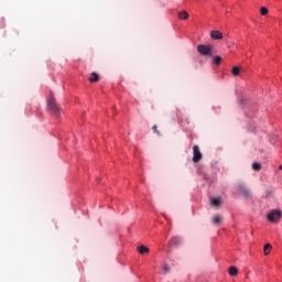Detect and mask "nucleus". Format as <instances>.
<instances>
[{
	"instance_id": "nucleus-1",
	"label": "nucleus",
	"mask_w": 282,
	"mask_h": 282,
	"mask_svg": "<svg viewBox=\"0 0 282 282\" xmlns=\"http://www.w3.org/2000/svg\"><path fill=\"white\" fill-rule=\"evenodd\" d=\"M47 109L55 116V118H61V106L56 104L54 97H50L47 100Z\"/></svg>"
},
{
	"instance_id": "nucleus-2",
	"label": "nucleus",
	"mask_w": 282,
	"mask_h": 282,
	"mask_svg": "<svg viewBox=\"0 0 282 282\" xmlns=\"http://www.w3.org/2000/svg\"><path fill=\"white\" fill-rule=\"evenodd\" d=\"M197 52L200 56H213V45L199 44Z\"/></svg>"
},
{
	"instance_id": "nucleus-3",
	"label": "nucleus",
	"mask_w": 282,
	"mask_h": 282,
	"mask_svg": "<svg viewBox=\"0 0 282 282\" xmlns=\"http://www.w3.org/2000/svg\"><path fill=\"white\" fill-rule=\"evenodd\" d=\"M281 210H272L267 215V219L272 223L279 221V219H281Z\"/></svg>"
},
{
	"instance_id": "nucleus-4",
	"label": "nucleus",
	"mask_w": 282,
	"mask_h": 282,
	"mask_svg": "<svg viewBox=\"0 0 282 282\" xmlns=\"http://www.w3.org/2000/svg\"><path fill=\"white\" fill-rule=\"evenodd\" d=\"M203 154L199 151V145H194L193 147V162L197 163L199 160H202Z\"/></svg>"
},
{
	"instance_id": "nucleus-5",
	"label": "nucleus",
	"mask_w": 282,
	"mask_h": 282,
	"mask_svg": "<svg viewBox=\"0 0 282 282\" xmlns=\"http://www.w3.org/2000/svg\"><path fill=\"white\" fill-rule=\"evenodd\" d=\"M210 37L214 41H221V39H224V34L220 31H212L210 32Z\"/></svg>"
},
{
	"instance_id": "nucleus-6",
	"label": "nucleus",
	"mask_w": 282,
	"mask_h": 282,
	"mask_svg": "<svg viewBox=\"0 0 282 282\" xmlns=\"http://www.w3.org/2000/svg\"><path fill=\"white\" fill-rule=\"evenodd\" d=\"M238 191L241 193V195H243V197H250V189H248L246 186L240 185Z\"/></svg>"
},
{
	"instance_id": "nucleus-7",
	"label": "nucleus",
	"mask_w": 282,
	"mask_h": 282,
	"mask_svg": "<svg viewBox=\"0 0 282 282\" xmlns=\"http://www.w3.org/2000/svg\"><path fill=\"white\" fill-rule=\"evenodd\" d=\"M88 80H89V83H98V80H100V75H98V73L94 72L88 77Z\"/></svg>"
},
{
	"instance_id": "nucleus-8",
	"label": "nucleus",
	"mask_w": 282,
	"mask_h": 282,
	"mask_svg": "<svg viewBox=\"0 0 282 282\" xmlns=\"http://www.w3.org/2000/svg\"><path fill=\"white\" fill-rule=\"evenodd\" d=\"M210 204H212V206H216V207L221 206V198L212 197L210 198Z\"/></svg>"
},
{
	"instance_id": "nucleus-9",
	"label": "nucleus",
	"mask_w": 282,
	"mask_h": 282,
	"mask_svg": "<svg viewBox=\"0 0 282 282\" xmlns=\"http://www.w3.org/2000/svg\"><path fill=\"white\" fill-rule=\"evenodd\" d=\"M138 252L139 254H149V248L144 245H141L138 247Z\"/></svg>"
},
{
	"instance_id": "nucleus-10",
	"label": "nucleus",
	"mask_w": 282,
	"mask_h": 282,
	"mask_svg": "<svg viewBox=\"0 0 282 282\" xmlns=\"http://www.w3.org/2000/svg\"><path fill=\"white\" fill-rule=\"evenodd\" d=\"M221 220H223V218H221L220 215H215V216L213 217V224H214V226H219V225L221 224Z\"/></svg>"
},
{
	"instance_id": "nucleus-11",
	"label": "nucleus",
	"mask_w": 282,
	"mask_h": 282,
	"mask_svg": "<svg viewBox=\"0 0 282 282\" xmlns=\"http://www.w3.org/2000/svg\"><path fill=\"white\" fill-rule=\"evenodd\" d=\"M178 19H182L183 21H186V19H188V12L187 11L178 12Z\"/></svg>"
},
{
	"instance_id": "nucleus-12",
	"label": "nucleus",
	"mask_w": 282,
	"mask_h": 282,
	"mask_svg": "<svg viewBox=\"0 0 282 282\" xmlns=\"http://www.w3.org/2000/svg\"><path fill=\"white\" fill-rule=\"evenodd\" d=\"M272 250V245L271 243H267L263 248V252L265 254V257H268V254H270V251Z\"/></svg>"
},
{
	"instance_id": "nucleus-13",
	"label": "nucleus",
	"mask_w": 282,
	"mask_h": 282,
	"mask_svg": "<svg viewBox=\"0 0 282 282\" xmlns=\"http://www.w3.org/2000/svg\"><path fill=\"white\" fill-rule=\"evenodd\" d=\"M229 274H230V276H237V274H239V270L236 269V267H230Z\"/></svg>"
},
{
	"instance_id": "nucleus-14",
	"label": "nucleus",
	"mask_w": 282,
	"mask_h": 282,
	"mask_svg": "<svg viewBox=\"0 0 282 282\" xmlns=\"http://www.w3.org/2000/svg\"><path fill=\"white\" fill-rule=\"evenodd\" d=\"M213 65H221V56H214Z\"/></svg>"
},
{
	"instance_id": "nucleus-15",
	"label": "nucleus",
	"mask_w": 282,
	"mask_h": 282,
	"mask_svg": "<svg viewBox=\"0 0 282 282\" xmlns=\"http://www.w3.org/2000/svg\"><path fill=\"white\" fill-rule=\"evenodd\" d=\"M239 73H240L239 67L234 66L232 69H231L232 76H239Z\"/></svg>"
},
{
	"instance_id": "nucleus-16",
	"label": "nucleus",
	"mask_w": 282,
	"mask_h": 282,
	"mask_svg": "<svg viewBox=\"0 0 282 282\" xmlns=\"http://www.w3.org/2000/svg\"><path fill=\"white\" fill-rule=\"evenodd\" d=\"M252 169L254 171H261V163H258V162L252 163Z\"/></svg>"
},
{
	"instance_id": "nucleus-17",
	"label": "nucleus",
	"mask_w": 282,
	"mask_h": 282,
	"mask_svg": "<svg viewBox=\"0 0 282 282\" xmlns=\"http://www.w3.org/2000/svg\"><path fill=\"white\" fill-rule=\"evenodd\" d=\"M260 13L262 14V17H265V14H268V8L262 7V8L260 9Z\"/></svg>"
},
{
	"instance_id": "nucleus-18",
	"label": "nucleus",
	"mask_w": 282,
	"mask_h": 282,
	"mask_svg": "<svg viewBox=\"0 0 282 282\" xmlns=\"http://www.w3.org/2000/svg\"><path fill=\"white\" fill-rule=\"evenodd\" d=\"M171 243H174V246H177V243H180V238L178 237L172 238Z\"/></svg>"
},
{
	"instance_id": "nucleus-19",
	"label": "nucleus",
	"mask_w": 282,
	"mask_h": 282,
	"mask_svg": "<svg viewBox=\"0 0 282 282\" xmlns=\"http://www.w3.org/2000/svg\"><path fill=\"white\" fill-rule=\"evenodd\" d=\"M152 131H153V133H155L156 135H162V133H160V132L158 131V126H153V127H152Z\"/></svg>"
},
{
	"instance_id": "nucleus-20",
	"label": "nucleus",
	"mask_w": 282,
	"mask_h": 282,
	"mask_svg": "<svg viewBox=\"0 0 282 282\" xmlns=\"http://www.w3.org/2000/svg\"><path fill=\"white\" fill-rule=\"evenodd\" d=\"M164 270H165V272H169V267L165 265V267H164Z\"/></svg>"
},
{
	"instance_id": "nucleus-21",
	"label": "nucleus",
	"mask_w": 282,
	"mask_h": 282,
	"mask_svg": "<svg viewBox=\"0 0 282 282\" xmlns=\"http://www.w3.org/2000/svg\"><path fill=\"white\" fill-rule=\"evenodd\" d=\"M267 195H272V191H269Z\"/></svg>"
}]
</instances>
